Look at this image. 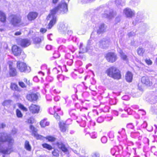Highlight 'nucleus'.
<instances>
[{"label": "nucleus", "mask_w": 157, "mask_h": 157, "mask_svg": "<svg viewBox=\"0 0 157 157\" xmlns=\"http://www.w3.org/2000/svg\"><path fill=\"white\" fill-rule=\"evenodd\" d=\"M14 140L10 136L5 133H0V152L9 154L13 151L12 146Z\"/></svg>", "instance_id": "nucleus-1"}, {"label": "nucleus", "mask_w": 157, "mask_h": 157, "mask_svg": "<svg viewBox=\"0 0 157 157\" xmlns=\"http://www.w3.org/2000/svg\"><path fill=\"white\" fill-rule=\"evenodd\" d=\"M69 0H63L60 3L58 6L55 7L51 11L50 13L47 16V19L50 20L48 24V29H51L56 24V17L55 15L58 11H59L62 14L66 13L68 11L67 2H68Z\"/></svg>", "instance_id": "nucleus-2"}, {"label": "nucleus", "mask_w": 157, "mask_h": 157, "mask_svg": "<svg viewBox=\"0 0 157 157\" xmlns=\"http://www.w3.org/2000/svg\"><path fill=\"white\" fill-rule=\"evenodd\" d=\"M106 73L108 76L114 79L119 80L121 77L120 71L114 66L108 68L106 71Z\"/></svg>", "instance_id": "nucleus-3"}, {"label": "nucleus", "mask_w": 157, "mask_h": 157, "mask_svg": "<svg viewBox=\"0 0 157 157\" xmlns=\"http://www.w3.org/2000/svg\"><path fill=\"white\" fill-rule=\"evenodd\" d=\"M21 17L18 15L12 14L10 16L9 20L13 26H18L21 21Z\"/></svg>", "instance_id": "nucleus-4"}, {"label": "nucleus", "mask_w": 157, "mask_h": 157, "mask_svg": "<svg viewBox=\"0 0 157 157\" xmlns=\"http://www.w3.org/2000/svg\"><path fill=\"white\" fill-rule=\"evenodd\" d=\"M17 67L21 72H29L30 71V67H27L25 63L18 61L17 62Z\"/></svg>", "instance_id": "nucleus-5"}, {"label": "nucleus", "mask_w": 157, "mask_h": 157, "mask_svg": "<svg viewBox=\"0 0 157 157\" xmlns=\"http://www.w3.org/2000/svg\"><path fill=\"white\" fill-rule=\"evenodd\" d=\"M17 43L18 45H21L22 47L25 48L27 47L31 44V42L28 39H22L19 38L16 40Z\"/></svg>", "instance_id": "nucleus-6"}, {"label": "nucleus", "mask_w": 157, "mask_h": 157, "mask_svg": "<svg viewBox=\"0 0 157 157\" xmlns=\"http://www.w3.org/2000/svg\"><path fill=\"white\" fill-rule=\"evenodd\" d=\"M30 132H32V135L37 139L43 140L44 138L43 136L39 135L37 134V129L35 128L32 125H30L29 126Z\"/></svg>", "instance_id": "nucleus-7"}, {"label": "nucleus", "mask_w": 157, "mask_h": 157, "mask_svg": "<svg viewBox=\"0 0 157 157\" xmlns=\"http://www.w3.org/2000/svg\"><path fill=\"white\" fill-rule=\"evenodd\" d=\"M105 57L108 62L111 63L114 62L117 59L116 55L113 52H109L106 54Z\"/></svg>", "instance_id": "nucleus-8"}, {"label": "nucleus", "mask_w": 157, "mask_h": 157, "mask_svg": "<svg viewBox=\"0 0 157 157\" xmlns=\"http://www.w3.org/2000/svg\"><path fill=\"white\" fill-rule=\"evenodd\" d=\"M109 41L105 39H103L97 43L96 47L102 48H105L109 46Z\"/></svg>", "instance_id": "nucleus-9"}, {"label": "nucleus", "mask_w": 157, "mask_h": 157, "mask_svg": "<svg viewBox=\"0 0 157 157\" xmlns=\"http://www.w3.org/2000/svg\"><path fill=\"white\" fill-rule=\"evenodd\" d=\"M91 42L90 41H88L86 47H85L83 46L82 43H80L79 46V54L80 53H84L87 52V51H89V48L90 47V46L91 45Z\"/></svg>", "instance_id": "nucleus-10"}, {"label": "nucleus", "mask_w": 157, "mask_h": 157, "mask_svg": "<svg viewBox=\"0 0 157 157\" xmlns=\"http://www.w3.org/2000/svg\"><path fill=\"white\" fill-rule=\"evenodd\" d=\"M29 109L33 114L38 113L39 112L40 107L38 105L32 104L29 107Z\"/></svg>", "instance_id": "nucleus-11"}, {"label": "nucleus", "mask_w": 157, "mask_h": 157, "mask_svg": "<svg viewBox=\"0 0 157 157\" xmlns=\"http://www.w3.org/2000/svg\"><path fill=\"white\" fill-rule=\"evenodd\" d=\"M124 13L127 17L132 18L135 15V12L129 8H126L124 10Z\"/></svg>", "instance_id": "nucleus-12"}, {"label": "nucleus", "mask_w": 157, "mask_h": 157, "mask_svg": "<svg viewBox=\"0 0 157 157\" xmlns=\"http://www.w3.org/2000/svg\"><path fill=\"white\" fill-rule=\"evenodd\" d=\"M26 98L27 99L30 101H36L38 98V96L36 93H32L27 94Z\"/></svg>", "instance_id": "nucleus-13"}, {"label": "nucleus", "mask_w": 157, "mask_h": 157, "mask_svg": "<svg viewBox=\"0 0 157 157\" xmlns=\"http://www.w3.org/2000/svg\"><path fill=\"white\" fill-rule=\"evenodd\" d=\"M102 16L103 17L110 19L113 16V12L112 10L108 9L105 11L104 13L102 14Z\"/></svg>", "instance_id": "nucleus-14"}, {"label": "nucleus", "mask_w": 157, "mask_h": 157, "mask_svg": "<svg viewBox=\"0 0 157 157\" xmlns=\"http://www.w3.org/2000/svg\"><path fill=\"white\" fill-rule=\"evenodd\" d=\"M10 68V75L13 76H15L17 74L16 70L15 68H13V63L11 61L8 62Z\"/></svg>", "instance_id": "nucleus-15"}, {"label": "nucleus", "mask_w": 157, "mask_h": 157, "mask_svg": "<svg viewBox=\"0 0 157 157\" xmlns=\"http://www.w3.org/2000/svg\"><path fill=\"white\" fill-rule=\"evenodd\" d=\"M12 51L15 56L19 55L21 53V48L17 45H14L12 47Z\"/></svg>", "instance_id": "nucleus-16"}, {"label": "nucleus", "mask_w": 157, "mask_h": 157, "mask_svg": "<svg viewBox=\"0 0 157 157\" xmlns=\"http://www.w3.org/2000/svg\"><path fill=\"white\" fill-rule=\"evenodd\" d=\"M141 81L142 83L147 86H150L152 84L151 82L150 81L149 77L147 76L142 77Z\"/></svg>", "instance_id": "nucleus-17"}, {"label": "nucleus", "mask_w": 157, "mask_h": 157, "mask_svg": "<svg viewBox=\"0 0 157 157\" xmlns=\"http://www.w3.org/2000/svg\"><path fill=\"white\" fill-rule=\"evenodd\" d=\"M38 16V13L35 12H30L27 16L28 20L32 21L35 19Z\"/></svg>", "instance_id": "nucleus-18"}, {"label": "nucleus", "mask_w": 157, "mask_h": 157, "mask_svg": "<svg viewBox=\"0 0 157 157\" xmlns=\"http://www.w3.org/2000/svg\"><path fill=\"white\" fill-rule=\"evenodd\" d=\"M118 133L120 134L119 135L117 136L119 140H121V138H124L126 137L125 129L124 128H122L121 131H119Z\"/></svg>", "instance_id": "nucleus-19"}, {"label": "nucleus", "mask_w": 157, "mask_h": 157, "mask_svg": "<svg viewBox=\"0 0 157 157\" xmlns=\"http://www.w3.org/2000/svg\"><path fill=\"white\" fill-rule=\"evenodd\" d=\"M105 28L104 24L101 23L99 26L98 29L97 30V33L99 34L105 32Z\"/></svg>", "instance_id": "nucleus-20"}, {"label": "nucleus", "mask_w": 157, "mask_h": 157, "mask_svg": "<svg viewBox=\"0 0 157 157\" xmlns=\"http://www.w3.org/2000/svg\"><path fill=\"white\" fill-rule=\"evenodd\" d=\"M67 25L65 24L62 23L59 25V29L60 32H65L67 30Z\"/></svg>", "instance_id": "nucleus-21"}, {"label": "nucleus", "mask_w": 157, "mask_h": 157, "mask_svg": "<svg viewBox=\"0 0 157 157\" xmlns=\"http://www.w3.org/2000/svg\"><path fill=\"white\" fill-rule=\"evenodd\" d=\"M57 145L63 151L66 152L67 151V149L65 145L61 142H57Z\"/></svg>", "instance_id": "nucleus-22"}, {"label": "nucleus", "mask_w": 157, "mask_h": 157, "mask_svg": "<svg viewBox=\"0 0 157 157\" xmlns=\"http://www.w3.org/2000/svg\"><path fill=\"white\" fill-rule=\"evenodd\" d=\"M125 78L127 81L129 82H131L132 79V74L131 72L128 71L125 76Z\"/></svg>", "instance_id": "nucleus-23"}, {"label": "nucleus", "mask_w": 157, "mask_h": 157, "mask_svg": "<svg viewBox=\"0 0 157 157\" xmlns=\"http://www.w3.org/2000/svg\"><path fill=\"white\" fill-rule=\"evenodd\" d=\"M59 127L61 131L64 132L66 131L67 127L66 124L63 122H60L59 124Z\"/></svg>", "instance_id": "nucleus-24"}, {"label": "nucleus", "mask_w": 157, "mask_h": 157, "mask_svg": "<svg viewBox=\"0 0 157 157\" xmlns=\"http://www.w3.org/2000/svg\"><path fill=\"white\" fill-rule=\"evenodd\" d=\"M142 19V15H137L135 21L133 22V24L134 25H136L137 23L141 22Z\"/></svg>", "instance_id": "nucleus-25"}, {"label": "nucleus", "mask_w": 157, "mask_h": 157, "mask_svg": "<svg viewBox=\"0 0 157 157\" xmlns=\"http://www.w3.org/2000/svg\"><path fill=\"white\" fill-rule=\"evenodd\" d=\"M40 124L42 127H45L46 126H48L49 123L47 121L46 119H44L40 122Z\"/></svg>", "instance_id": "nucleus-26"}, {"label": "nucleus", "mask_w": 157, "mask_h": 157, "mask_svg": "<svg viewBox=\"0 0 157 157\" xmlns=\"http://www.w3.org/2000/svg\"><path fill=\"white\" fill-rule=\"evenodd\" d=\"M6 19V16L3 12L0 11V21L2 22H5Z\"/></svg>", "instance_id": "nucleus-27"}, {"label": "nucleus", "mask_w": 157, "mask_h": 157, "mask_svg": "<svg viewBox=\"0 0 157 157\" xmlns=\"http://www.w3.org/2000/svg\"><path fill=\"white\" fill-rule=\"evenodd\" d=\"M118 51L120 55L121 58L124 60L127 61L128 60V59L127 58V56L120 49H119Z\"/></svg>", "instance_id": "nucleus-28"}, {"label": "nucleus", "mask_w": 157, "mask_h": 157, "mask_svg": "<svg viewBox=\"0 0 157 157\" xmlns=\"http://www.w3.org/2000/svg\"><path fill=\"white\" fill-rule=\"evenodd\" d=\"M25 148L27 151H30L31 150V146L29 142L27 140L25 141L24 144Z\"/></svg>", "instance_id": "nucleus-29"}, {"label": "nucleus", "mask_w": 157, "mask_h": 157, "mask_svg": "<svg viewBox=\"0 0 157 157\" xmlns=\"http://www.w3.org/2000/svg\"><path fill=\"white\" fill-rule=\"evenodd\" d=\"M145 45V47L146 48H147V50L149 52L152 51L153 50L152 46L149 42H147L145 44H144V46Z\"/></svg>", "instance_id": "nucleus-30"}, {"label": "nucleus", "mask_w": 157, "mask_h": 157, "mask_svg": "<svg viewBox=\"0 0 157 157\" xmlns=\"http://www.w3.org/2000/svg\"><path fill=\"white\" fill-rule=\"evenodd\" d=\"M10 88L13 90L19 91L18 87L17 85L15 83H11Z\"/></svg>", "instance_id": "nucleus-31"}, {"label": "nucleus", "mask_w": 157, "mask_h": 157, "mask_svg": "<svg viewBox=\"0 0 157 157\" xmlns=\"http://www.w3.org/2000/svg\"><path fill=\"white\" fill-rule=\"evenodd\" d=\"M144 52V50L142 48H139L137 49L138 54L140 56H143Z\"/></svg>", "instance_id": "nucleus-32"}, {"label": "nucleus", "mask_w": 157, "mask_h": 157, "mask_svg": "<svg viewBox=\"0 0 157 157\" xmlns=\"http://www.w3.org/2000/svg\"><path fill=\"white\" fill-rule=\"evenodd\" d=\"M42 146L43 147L47 149L48 150H51L52 148L51 146L46 143L42 144Z\"/></svg>", "instance_id": "nucleus-33"}, {"label": "nucleus", "mask_w": 157, "mask_h": 157, "mask_svg": "<svg viewBox=\"0 0 157 157\" xmlns=\"http://www.w3.org/2000/svg\"><path fill=\"white\" fill-rule=\"evenodd\" d=\"M89 41H90L91 43L90 44L91 45L90 46V47L89 48V51H87V52H88L89 53H90L91 52H92L93 48L94 47V45H93V42L91 40H90Z\"/></svg>", "instance_id": "nucleus-34"}, {"label": "nucleus", "mask_w": 157, "mask_h": 157, "mask_svg": "<svg viewBox=\"0 0 157 157\" xmlns=\"http://www.w3.org/2000/svg\"><path fill=\"white\" fill-rule=\"evenodd\" d=\"M45 138L47 140H48L49 141L51 142H53L56 140V138L55 137L51 136H47L45 137Z\"/></svg>", "instance_id": "nucleus-35"}, {"label": "nucleus", "mask_w": 157, "mask_h": 157, "mask_svg": "<svg viewBox=\"0 0 157 157\" xmlns=\"http://www.w3.org/2000/svg\"><path fill=\"white\" fill-rule=\"evenodd\" d=\"M91 137L92 139H95L97 137V134L96 132H94L90 134Z\"/></svg>", "instance_id": "nucleus-36"}, {"label": "nucleus", "mask_w": 157, "mask_h": 157, "mask_svg": "<svg viewBox=\"0 0 157 157\" xmlns=\"http://www.w3.org/2000/svg\"><path fill=\"white\" fill-rule=\"evenodd\" d=\"M52 154L53 156L58 157L59 155V151L57 149H55L52 152Z\"/></svg>", "instance_id": "nucleus-37"}, {"label": "nucleus", "mask_w": 157, "mask_h": 157, "mask_svg": "<svg viewBox=\"0 0 157 157\" xmlns=\"http://www.w3.org/2000/svg\"><path fill=\"white\" fill-rule=\"evenodd\" d=\"M16 115L17 117L21 118L22 117V114L21 111L18 109H17L16 111Z\"/></svg>", "instance_id": "nucleus-38"}, {"label": "nucleus", "mask_w": 157, "mask_h": 157, "mask_svg": "<svg viewBox=\"0 0 157 157\" xmlns=\"http://www.w3.org/2000/svg\"><path fill=\"white\" fill-rule=\"evenodd\" d=\"M41 41V39L39 37H36L34 39V42L35 44L40 43Z\"/></svg>", "instance_id": "nucleus-39"}, {"label": "nucleus", "mask_w": 157, "mask_h": 157, "mask_svg": "<svg viewBox=\"0 0 157 157\" xmlns=\"http://www.w3.org/2000/svg\"><path fill=\"white\" fill-rule=\"evenodd\" d=\"M140 0H133L132 1V4L134 6H136L140 3Z\"/></svg>", "instance_id": "nucleus-40"}, {"label": "nucleus", "mask_w": 157, "mask_h": 157, "mask_svg": "<svg viewBox=\"0 0 157 157\" xmlns=\"http://www.w3.org/2000/svg\"><path fill=\"white\" fill-rule=\"evenodd\" d=\"M57 78L59 82H62L63 80V77L62 75H59L57 76Z\"/></svg>", "instance_id": "nucleus-41"}, {"label": "nucleus", "mask_w": 157, "mask_h": 157, "mask_svg": "<svg viewBox=\"0 0 157 157\" xmlns=\"http://www.w3.org/2000/svg\"><path fill=\"white\" fill-rule=\"evenodd\" d=\"M101 140L102 143H105L107 141V139L105 136H103L101 138Z\"/></svg>", "instance_id": "nucleus-42"}, {"label": "nucleus", "mask_w": 157, "mask_h": 157, "mask_svg": "<svg viewBox=\"0 0 157 157\" xmlns=\"http://www.w3.org/2000/svg\"><path fill=\"white\" fill-rule=\"evenodd\" d=\"M124 110L129 115L132 114V110L130 108L127 109H125Z\"/></svg>", "instance_id": "nucleus-43"}, {"label": "nucleus", "mask_w": 157, "mask_h": 157, "mask_svg": "<svg viewBox=\"0 0 157 157\" xmlns=\"http://www.w3.org/2000/svg\"><path fill=\"white\" fill-rule=\"evenodd\" d=\"M103 121L104 118L101 116L98 117L97 120V121L99 123H102Z\"/></svg>", "instance_id": "nucleus-44"}, {"label": "nucleus", "mask_w": 157, "mask_h": 157, "mask_svg": "<svg viewBox=\"0 0 157 157\" xmlns=\"http://www.w3.org/2000/svg\"><path fill=\"white\" fill-rule=\"evenodd\" d=\"M10 100H6L4 101L2 103L3 106H6L10 104Z\"/></svg>", "instance_id": "nucleus-45"}, {"label": "nucleus", "mask_w": 157, "mask_h": 157, "mask_svg": "<svg viewBox=\"0 0 157 157\" xmlns=\"http://www.w3.org/2000/svg\"><path fill=\"white\" fill-rule=\"evenodd\" d=\"M91 156L92 157H99L100 155L98 153L95 152L92 154Z\"/></svg>", "instance_id": "nucleus-46"}, {"label": "nucleus", "mask_w": 157, "mask_h": 157, "mask_svg": "<svg viewBox=\"0 0 157 157\" xmlns=\"http://www.w3.org/2000/svg\"><path fill=\"white\" fill-rule=\"evenodd\" d=\"M127 127L128 128L132 129L134 128V126L132 123H130L127 124Z\"/></svg>", "instance_id": "nucleus-47"}, {"label": "nucleus", "mask_w": 157, "mask_h": 157, "mask_svg": "<svg viewBox=\"0 0 157 157\" xmlns=\"http://www.w3.org/2000/svg\"><path fill=\"white\" fill-rule=\"evenodd\" d=\"M145 61L146 63L148 65H151L152 63V61L149 59H146Z\"/></svg>", "instance_id": "nucleus-48"}, {"label": "nucleus", "mask_w": 157, "mask_h": 157, "mask_svg": "<svg viewBox=\"0 0 157 157\" xmlns=\"http://www.w3.org/2000/svg\"><path fill=\"white\" fill-rule=\"evenodd\" d=\"M109 136L110 138L113 139L114 137V133L113 132H110L109 134Z\"/></svg>", "instance_id": "nucleus-49"}, {"label": "nucleus", "mask_w": 157, "mask_h": 157, "mask_svg": "<svg viewBox=\"0 0 157 157\" xmlns=\"http://www.w3.org/2000/svg\"><path fill=\"white\" fill-rule=\"evenodd\" d=\"M19 85L22 88H25L26 87L25 83L22 82H19Z\"/></svg>", "instance_id": "nucleus-50"}, {"label": "nucleus", "mask_w": 157, "mask_h": 157, "mask_svg": "<svg viewBox=\"0 0 157 157\" xmlns=\"http://www.w3.org/2000/svg\"><path fill=\"white\" fill-rule=\"evenodd\" d=\"M135 35V33L133 32H131L128 33V35L129 37H131L134 36Z\"/></svg>", "instance_id": "nucleus-51"}, {"label": "nucleus", "mask_w": 157, "mask_h": 157, "mask_svg": "<svg viewBox=\"0 0 157 157\" xmlns=\"http://www.w3.org/2000/svg\"><path fill=\"white\" fill-rule=\"evenodd\" d=\"M34 119L31 118H30L27 120V122L29 124L33 123L34 122Z\"/></svg>", "instance_id": "nucleus-52"}, {"label": "nucleus", "mask_w": 157, "mask_h": 157, "mask_svg": "<svg viewBox=\"0 0 157 157\" xmlns=\"http://www.w3.org/2000/svg\"><path fill=\"white\" fill-rule=\"evenodd\" d=\"M141 25L142 26V28H143V31H145L146 28L147 27L146 24L144 23H141Z\"/></svg>", "instance_id": "nucleus-53"}, {"label": "nucleus", "mask_w": 157, "mask_h": 157, "mask_svg": "<svg viewBox=\"0 0 157 157\" xmlns=\"http://www.w3.org/2000/svg\"><path fill=\"white\" fill-rule=\"evenodd\" d=\"M54 116L56 119L59 120V116L58 115V114L57 113L55 112L54 114Z\"/></svg>", "instance_id": "nucleus-54"}, {"label": "nucleus", "mask_w": 157, "mask_h": 157, "mask_svg": "<svg viewBox=\"0 0 157 157\" xmlns=\"http://www.w3.org/2000/svg\"><path fill=\"white\" fill-rule=\"evenodd\" d=\"M6 126L5 123H2L0 124V129L5 128Z\"/></svg>", "instance_id": "nucleus-55"}, {"label": "nucleus", "mask_w": 157, "mask_h": 157, "mask_svg": "<svg viewBox=\"0 0 157 157\" xmlns=\"http://www.w3.org/2000/svg\"><path fill=\"white\" fill-rule=\"evenodd\" d=\"M20 107L22 110H24V111H27V109L23 105H21L20 106Z\"/></svg>", "instance_id": "nucleus-56"}, {"label": "nucleus", "mask_w": 157, "mask_h": 157, "mask_svg": "<svg viewBox=\"0 0 157 157\" xmlns=\"http://www.w3.org/2000/svg\"><path fill=\"white\" fill-rule=\"evenodd\" d=\"M52 46L51 45H48L46 46V48L48 50H50L52 49Z\"/></svg>", "instance_id": "nucleus-57"}, {"label": "nucleus", "mask_w": 157, "mask_h": 157, "mask_svg": "<svg viewBox=\"0 0 157 157\" xmlns=\"http://www.w3.org/2000/svg\"><path fill=\"white\" fill-rule=\"evenodd\" d=\"M115 3L117 5H119L121 4V0H116Z\"/></svg>", "instance_id": "nucleus-58"}, {"label": "nucleus", "mask_w": 157, "mask_h": 157, "mask_svg": "<svg viewBox=\"0 0 157 157\" xmlns=\"http://www.w3.org/2000/svg\"><path fill=\"white\" fill-rule=\"evenodd\" d=\"M113 113L116 116H117L118 115V112L117 111L115 110H114L113 111Z\"/></svg>", "instance_id": "nucleus-59"}, {"label": "nucleus", "mask_w": 157, "mask_h": 157, "mask_svg": "<svg viewBox=\"0 0 157 157\" xmlns=\"http://www.w3.org/2000/svg\"><path fill=\"white\" fill-rule=\"evenodd\" d=\"M17 132V130L16 128H13L12 131V133L13 134H15Z\"/></svg>", "instance_id": "nucleus-60"}, {"label": "nucleus", "mask_w": 157, "mask_h": 157, "mask_svg": "<svg viewBox=\"0 0 157 157\" xmlns=\"http://www.w3.org/2000/svg\"><path fill=\"white\" fill-rule=\"evenodd\" d=\"M46 29H45L41 28L40 29V32L43 33H45L46 31Z\"/></svg>", "instance_id": "nucleus-61"}, {"label": "nucleus", "mask_w": 157, "mask_h": 157, "mask_svg": "<svg viewBox=\"0 0 157 157\" xmlns=\"http://www.w3.org/2000/svg\"><path fill=\"white\" fill-rule=\"evenodd\" d=\"M42 70L46 69L47 68V65H43L41 67Z\"/></svg>", "instance_id": "nucleus-62"}, {"label": "nucleus", "mask_w": 157, "mask_h": 157, "mask_svg": "<svg viewBox=\"0 0 157 157\" xmlns=\"http://www.w3.org/2000/svg\"><path fill=\"white\" fill-rule=\"evenodd\" d=\"M131 134L132 135H134V134H136V136H138L139 135V133L138 132H132L131 133Z\"/></svg>", "instance_id": "nucleus-63"}, {"label": "nucleus", "mask_w": 157, "mask_h": 157, "mask_svg": "<svg viewBox=\"0 0 157 157\" xmlns=\"http://www.w3.org/2000/svg\"><path fill=\"white\" fill-rule=\"evenodd\" d=\"M21 33L20 31L17 32L15 33V35L16 36L19 35H21Z\"/></svg>", "instance_id": "nucleus-64"}]
</instances>
